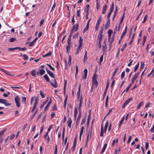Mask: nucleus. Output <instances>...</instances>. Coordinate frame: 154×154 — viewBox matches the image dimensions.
I'll return each mask as SVG.
<instances>
[{"label":"nucleus","instance_id":"774afa93","mask_svg":"<svg viewBox=\"0 0 154 154\" xmlns=\"http://www.w3.org/2000/svg\"><path fill=\"white\" fill-rule=\"evenodd\" d=\"M23 56L24 58V59L25 60H26L28 59V56L26 54H23Z\"/></svg>","mask_w":154,"mask_h":154},{"label":"nucleus","instance_id":"ddd939ff","mask_svg":"<svg viewBox=\"0 0 154 154\" xmlns=\"http://www.w3.org/2000/svg\"><path fill=\"white\" fill-rule=\"evenodd\" d=\"M84 75L83 76L82 78L84 79H86L87 76V72H88L87 69H85L84 70Z\"/></svg>","mask_w":154,"mask_h":154},{"label":"nucleus","instance_id":"c9c22d12","mask_svg":"<svg viewBox=\"0 0 154 154\" xmlns=\"http://www.w3.org/2000/svg\"><path fill=\"white\" fill-rule=\"evenodd\" d=\"M89 5H87L85 7V8L84 10L85 12H88L89 11Z\"/></svg>","mask_w":154,"mask_h":154},{"label":"nucleus","instance_id":"864d4df0","mask_svg":"<svg viewBox=\"0 0 154 154\" xmlns=\"http://www.w3.org/2000/svg\"><path fill=\"white\" fill-rule=\"evenodd\" d=\"M52 110L54 111H56L57 110V106L55 104L52 107Z\"/></svg>","mask_w":154,"mask_h":154},{"label":"nucleus","instance_id":"c756f323","mask_svg":"<svg viewBox=\"0 0 154 154\" xmlns=\"http://www.w3.org/2000/svg\"><path fill=\"white\" fill-rule=\"evenodd\" d=\"M108 121H107L105 123V127H104V132H105L107 130V128L108 127Z\"/></svg>","mask_w":154,"mask_h":154},{"label":"nucleus","instance_id":"5fc2aeb1","mask_svg":"<svg viewBox=\"0 0 154 154\" xmlns=\"http://www.w3.org/2000/svg\"><path fill=\"white\" fill-rule=\"evenodd\" d=\"M40 94L42 98H45V96L44 94L42 93V91H40Z\"/></svg>","mask_w":154,"mask_h":154},{"label":"nucleus","instance_id":"6ab92c4d","mask_svg":"<svg viewBox=\"0 0 154 154\" xmlns=\"http://www.w3.org/2000/svg\"><path fill=\"white\" fill-rule=\"evenodd\" d=\"M112 33V31L111 29H109L108 31V34L109 38V41L110 39L111 34Z\"/></svg>","mask_w":154,"mask_h":154},{"label":"nucleus","instance_id":"4468645a","mask_svg":"<svg viewBox=\"0 0 154 154\" xmlns=\"http://www.w3.org/2000/svg\"><path fill=\"white\" fill-rule=\"evenodd\" d=\"M51 103V99L50 100V101L48 102V103H47V105H46L45 107V108L44 109L45 111H46L49 108L50 105V104Z\"/></svg>","mask_w":154,"mask_h":154},{"label":"nucleus","instance_id":"bf43d9fd","mask_svg":"<svg viewBox=\"0 0 154 154\" xmlns=\"http://www.w3.org/2000/svg\"><path fill=\"white\" fill-rule=\"evenodd\" d=\"M131 136H129V137L128 139V140L127 141V143L129 144L130 143V141H131Z\"/></svg>","mask_w":154,"mask_h":154},{"label":"nucleus","instance_id":"a211bd4d","mask_svg":"<svg viewBox=\"0 0 154 154\" xmlns=\"http://www.w3.org/2000/svg\"><path fill=\"white\" fill-rule=\"evenodd\" d=\"M82 45H79L76 49V54H78L79 52L81 51Z\"/></svg>","mask_w":154,"mask_h":154},{"label":"nucleus","instance_id":"39448f33","mask_svg":"<svg viewBox=\"0 0 154 154\" xmlns=\"http://www.w3.org/2000/svg\"><path fill=\"white\" fill-rule=\"evenodd\" d=\"M6 101H7L5 100L0 98V103L4 104L6 106H10V104L7 103Z\"/></svg>","mask_w":154,"mask_h":154},{"label":"nucleus","instance_id":"f704fd0d","mask_svg":"<svg viewBox=\"0 0 154 154\" xmlns=\"http://www.w3.org/2000/svg\"><path fill=\"white\" fill-rule=\"evenodd\" d=\"M45 79L48 82H50V80L49 77L47 74H45L44 76Z\"/></svg>","mask_w":154,"mask_h":154},{"label":"nucleus","instance_id":"5701e85b","mask_svg":"<svg viewBox=\"0 0 154 154\" xmlns=\"http://www.w3.org/2000/svg\"><path fill=\"white\" fill-rule=\"evenodd\" d=\"M117 28V25H116V27L115 30V31L116 30V29ZM115 31H114V35H112V39L111 40V42H110V43H109V45L110 46H111V45L112 44V42L113 41V40H114V36H115Z\"/></svg>","mask_w":154,"mask_h":154},{"label":"nucleus","instance_id":"a878e982","mask_svg":"<svg viewBox=\"0 0 154 154\" xmlns=\"http://www.w3.org/2000/svg\"><path fill=\"white\" fill-rule=\"evenodd\" d=\"M31 75L33 77H36V70L35 69L33 70L31 72Z\"/></svg>","mask_w":154,"mask_h":154},{"label":"nucleus","instance_id":"1a4fd4ad","mask_svg":"<svg viewBox=\"0 0 154 154\" xmlns=\"http://www.w3.org/2000/svg\"><path fill=\"white\" fill-rule=\"evenodd\" d=\"M53 82L54 83L51 82L50 84L54 88H56L58 86V85L56 83V81L55 79H54Z\"/></svg>","mask_w":154,"mask_h":154},{"label":"nucleus","instance_id":"3c124183","mask_svg":"<svg viewBox=\"0 0 154 154\" xmlns=\"http://www.w3.org/2000/svg\"><path fill=\"white\" fill-rule=\"evenodd\" d=\"M71 56L69 55V59L68 62V64H69V66H70V65L71 64Z\"/></svg>","mask_w":154,"mask_h":154},{"label":"nucleus","instance_id":"4be33fe9","mask_svg":"<svg viewBox=\"0 0 154 154\" xmlns=\"http://www.w3.org/2000/svg\"><path fill=\"white\" fill-rule=\"evenodd\" d=\"M48 99L47 100H45L43 102L42 104L40 106V109H42L43 108L44 105L47 103V102L48 101Z\"/></svg>","mask_w":154,"mask_h":154},{"label":"nucleus","instance_id":"58836bf2","mask_svg":"<svg viewBox=\"0 0 154 154\" xmlns=\"http://www.w3.org/2000/svg\"><path fill=\"white\" fill-rule=\"evenodd\" d=\"M103 29L102 28H101L98 35L103 36Z\"/></svg>","mask_w":154,"mask_h":154},{"label":"nucleus","instance_id":"aec40b11","mask_svg":"<svg viewBox=\"0 0 154 154\" xmlns=\"http://www.w3.org/2000/svg\"><path fill=\"white\" fill-rule=\"evenodd\" d=\"M77 113V108L76 107H75V110L74 112V118L75 120L76 119Z\"/></svg>","mask_w":154,"mask_h":154},{"label":"nucleus","instance_id":"338daca9","mask_svg":"<svg viewBox=\"0 0 154 154\" xmlns=\"http://www.w3.org/2000/svg\"><path fill=\"white\" fill-rule=\"evenodd\" d=\"M35 44V42L33 41L32 42H30L29 45V47H31L32 46H33V45H34Z\"/></svg>","mask_w":154,"mask_h":154},{"label":"nucleus","instance_id":"412c9836","mask_svg":"<svg viewBox=\"0 0 154 154\" xmlns=\"http://www.w3.org/2000/svg\"><path fill=\"white\" fill-rule=\"evenodd\" d=\"M124 13L123 14V15L121 18V21H120L119 24V25L118 29V31L119 30V29H120V25H121V24L122 23V22L123 21V19L124 18Z\"/></svg>","mask_w":154,"mask_h":154},{"label":"nucleus","instance_id":"a18cd8bd","mask_svg":"<svg viewBox=\"0 0 154 154\" xmlns=\"http://www.w3.org/2000/svg\"><path fill=\"white\" fill-rule=\"evenodd\" d=\"M96 45H97L99 47V48L100 49L101 48V42H97Z\"/></svg>","mask_w":154,"mask_h":154},{"label":"nucleus","instance_id":"393cba45","mask_svg":"<svg viewBox=\"0 0 154 154\" xmlns=\"http://www.w3.org/2000/svg\"><path fill=\"white\" fill-rule=\"evenodd\" d=\"M154 67L152 68V70L150 72L149 74L147 75V77H149L151 75H152V76H154Z\"/></svg>","mask_w":154,"mask_h":154},{"label":"nucleus","instance_id":"6e6d98bb","mask_svg":"<svg viewBox=\"0 0 154 154\" xmlns=\"http://www.w3.org/2000/svg\"><path fill=\"white\" fill-rule=\"evenodd\" d=\"M147 14H146L145 16L144 17L143 20V23H144L146 21V19H147Z\"/></svg>","mask_w":154,"mask_h":154},{"label":"nucleus","instance_id":"423d86ee","mask_svg":"<svg viewBox=\"0 0 154 154\" xmlns=\"http://www.w3.org/2000/svg\"><path fill=\"white\" fill-rule=\"evenodd\" d=\"M132 100V97H130L127 99L125 101V102L124 103L123 106L122 107H125L128 104V103H129V102Z\"/></svg>","mask_w":154,"mask_h":154},{"label":"nucleus","instance_id":"bb28decb","mask_svg":"<svg viewBox=\"0 0 154 154\" xmlns=\"http://www.w3.org/2000/svg\"><path fill=\"white\" fill-rule=\"evenodd\" d=\"M103 38V36L98 35L97 41V42H101V41Z\"/></svg>","mask_w":154,"mask_h":154},{"label":"nucleus","instance_id":"7ed1b4c3","mask_svg":"<svg viewBox=\"0 0 154 154\" xmlns=\"http://www.w3.org/2000/svg\"><path fill=\"white\" fill-rule=\"evenodd\" d=\"M71 41V37L69 36V38L67 40V45L66 47V52L68 54H69L70 51V45L71 43L70 42Z\"/></svg>","mask_w":154,"mask_h":154},{"label":"nucleus","instance_id":"0eeeda50","mask_svg":"<svg viewBox=\"0 0 154 154\" xmlns=\"http://www.w3.org/2000/svg\"><path fill=\"white\" fill-rule=\"evenodd\" d=\"M0 70L3 72H5V73L6 74H7L8 75H9L11 77H13L14 75V74L10 73L9 72L2 68H0Z\"/></svg>","mask_w":154,"mask_h":154},{"label":"nucleus","instance_id":"e2e57ef3","mask_svg":"<svg viewBox=\"0 0 154 154\" xmlns=\"http://www.w3.org/2000/svg\"><path fill=\"white\" fill-rule=\"evenodd\" d=\"M26 97H22V102L24 103H26Z\"/></svg>","mask_w":154,"mask_h":154},{"label":"nucleus","instance_id":"8fccbe9b","mask_svg":"<svg viewBox=\"0 0 154 154\" xmlns=\"http://www.w3.org/2000/svg\"><path fill=\"white\" fill-rule=\"evenodd\" d=\"M86 121V117H85V118L83 119L82 120L81 122V125H82L83 124H84Z\"/></svg>","mask_w":154,"mask_h":154},{"label":"nucleus","instance_id":"4d7b16f0","mask_svg":"<svg viewBox=\"0 0 154 154\" xmlns=\"http://www.w3.org/2000/svg\"><path fill=\"white\" fill-rule=\"evenodd\" d=\"M125 75V71H123L121 73V79H123Z\"/></svg>","mask_w":154,"mask_h":154},{"label":"nucleus","instance_id":"13d9d810","mask_svg":"<svg viewBox=\"0 0 154 154\" xmlns=\"http://www.w3.org/2000/svg\"><path fill=\"white\" fill-rule=\"evenodd\" d=\"M103 55H102L100 59L99 64H100L103 61Z\"/></svg>","mask_w":154,"mask_h":154},{"label":"nucleus","instance_id":"f3484780","mask_svg":"<svg viewBox=\"0 0 154 154\" xmlns=\"http://www.w3.org/2000/svg\"><path fill=\"white\" fill-rule=\"evenodd\" d=\"M45 72L44 70L43 69H41L39 70V72H37V74H39L41 75H42L45 74Z\"/></svg>","mask_w":154,"mask_h":154},{"label":"nucleus","instance_id":"e433bc0d","mask_svg":"<svg viewBox=\"0 0 154 154\" xmlns=\"http://www.w3.org/2000/svg\"><path fill=\"white\" fill-rule=\"evenodd\" d=\"M134 36H135V34H133L132 35V37L131 38V40L129 42V45L131 44H132V42L134 40Z\"/></svg>","mask_w":154,"mask_h":154},{"label":"nucleus","instance_id":"49530a36","mask_svg":"<svg viewBox=\"0 0 154 154\" xmlns=\"http://www.w3.org/2000/svg\"><path fill=\"white\" fill-rule=\"evenodd\" d=\"M82 40L83 39L82 37L80 36V39H79V45H82Z\"/></svg>","mask_w":154,"mask_h":154},{"label":"nucleus","instance_id":"7c9ffc66","mask_svg":"<svg viewBox=\"0 0 154 154\" xmlns=\"http://www.w3.org/2000/svg\"><path fill=\"white\" fill-rule=\"evenodd\" d=\"M51 51H49L48 53H47L45 55H43V57H45L48 56H50L51 55Z\"/></svg>","mask_w":154,"mask_h":154},{"label":"nucleus","instance_id":"a19ab883","mask_svg":"<svg viewBox=\"0 0 154 154\" xmlns=\"http://www.w3.org/2000/svg\"><path fill=\"white\" fill-rule=\"evenodd\" d=\"M89 25L88 24H87L86 27L84 29L83 31V33H84L86 31L88 30L89 28Z\"/></svg>","mask_w":154,"mask_h":154},{"label":"nucleus","instance_id":"2eb2a0df","mask_svg":"<svg viewBox=\"0 0 154 154\" xmlns=\"http://www.w3.org/2000/svg\"><path fill=\"white\" fill-rule=\"evenodd\" d=\"M91 132L89 131L87 134V139H86V143L88 142L89 138H90L91 136Z\"/></svg>","mask_w":154,"mask_h":154},{"label":"nucleus","instance_id":"f257e3e1","mask_svg":"<svg viewBox=\"0 0 154 154\" xmlns=\"http://www.w3.org/2000/svg\"><path fill=\"white\" fill-rule=\"evenodd\" d=\"M33 100H35V102L34 104V106L32 109L31 110V112H33L34 110L36 109L37 105L38 103V99L37 97H31V100L30 104L31 105L33 102Z\"/></svg>","mask_w":154,"mask_h":154},{"label":"nucleus","instance_id":"72a5a7b5","mask_svg":"<svg viewBox=\"0 0 154 154\" xmlns=\"http://www.w3.org/2000/svg\"><path fill=\"white\" fill-rule=\"evenodd\" d=\"M92 85L93 86V85H96V86H97L98 85V82L97 81V80H92Z\"/></svg>","mask_w":154,"mask_h":154},{"label":"nucleus","instance_id":"de8ad7c7","mask_svg":"<svg viewBox=\"0 0 154 154\" xmlns=\"http://www.w3.org/2000/svg\"><path fill=\"white\" fill-rule=\"evenodd\" d=\"M109 80H108L107 81V83H106V88L105 91H106V90L108 89L109 86Z\"/></svg>","mask_w":154,"mask_h":154},{"label":"nucleus","instance_id":"dca6fc26","mask_svg":"<svg viewBox=\"0 0 154 154\" xmlns=\"http://www.w3.org/2000/svg\"><path fill=\"white\" fill-rule=\"evenodd\" d=\"M139 72H137L136 73L135 75H134V76L132 78V80H133L134 81H135L136 79L137 78L138 76L139 75Z\"/></svg>","mask_w":154,"mask_h":154},{"label":"nucleus","instance_id":"69168bd1","mask_svg":"<svg viewBox=\"0 0 154 154\" xmlns=\"http://www.w3.org/2000/svg\"><path fill=\"white\" fill-rule=\"evenodd\" d=\"M16 40V38H12L10 39L9 42H14V41Z\"/></svg>","mask_w":154,"mask_h":154},{"label":"nucleus","instance_id":"09e8293b","mask_svg":"<svg viewBox=\"0 0 154 154\" xmlns=\"http://www.w3.org/2000/svg\"><path fill=\"white\" fill-rule=\"evenodd\" d=\"M126 32H127L125 31H124L123 32L121 37V39H122L123 37H124L126 35Z\"/></svg>","mask_w":154,"mask_h":154},{"label":"nucleus","instance_id":"4c0bfd02","mask_svg":"<svg viewBox=\"0 0 154 154\" xmlns=\"http://www.w3.org/2000/svg\"><path fill=\"white\" fill-rule=\"evenodd\" d=\"M114 108H111L109 110V112L108 113L105 115L104 118H105L106 117H107L110 114V113L112 111V109H113Z\"/></svg>","mask_w":154,"mask_h":154},{"label":"nucleus","instance_id":"79ce46f5","mask_svg":"<svg viewBox=\"0 0 154 154\" xmlns=\"http://www.w3.org/2000/svg\"><path fill=\"white\" fill-rule=\"evenodd\" d=\"M87 52L86 51H85V53L84 56V61H86L87 60Z\"/></svg>","mask_w":154,"mask_h":154},{"label":"nucleus","instance_id":"37998d69","mask_svg":"<svg viewBox=\"0 0 154 154\" xmlns=\"http://www.w3.org/2000/svg\"><path fill=\"white\" fill-rule=\"evenodd\" d=\"M65 129L64 128H63V131L62 133V139L63 141L64 138V135H65Z\"/></svg>","mask_w":154,"mask_h":154},{"label":"nucleus","instance_id":"f03ea898","mask_svg":"<svg viewBox=\"0 0 154 154\" xmlns=\"http://www.w3.org/2000/svg\"><path fill=\"white\" fill-rule=\"evenodd\" d=\"M79 24L78 23H76L75 24H73L71 31L70 32L69 37H71L72 34L73 32H76L77 31L78 29Z\"/></svg>","mask_w":154,"mask_h":154},{"label":"nucleus","instance_id":"b1692460","mask_svg":"<svg viewBox=\"0 0 154 154\" xmlns=\"http://www.w3.org/2000/svg\"><path fill=\"white\" fill-rule=\"evenodd\" d=\"M107 145L106 143H105L104 145L103 148L100 152L101 154H102L103 153L107 147Z\"/></svg>","mask_w":154,"mask_h":154},{"label":"nucleus","instance_id":"cd10ccee","mask_svg":"<svg viewBox=\"0 0 154 154\" xmlns=\"http://www.w3.org/2000/svg\"><path fill=\"white\" fill-rule=\"evenodd\" d=\"M104 133L103 127L102 125L101 126V131L100 133V136L102 137L103 136V134Z\"/></svg>","mask_w":154,"mask_h":154},{"label":"nucleus","instance_id":"20e7f679","mask_svg":"<svg viewBox=\"0 0 154 154\" xmlns=\"http://www.w3.org/2000/svg\"><path fill=\"white\" fill-rule=\"evenodd\" d=\"M16 106L18 107L20 106V98L18 96H16L14 98Z\"/></svg>","mask_w":154,"mask_h":154},{"label":"nucleus","instance_id":"c85d7f7f","mask_svg":"<svg viewBox=\"0 0 154 154\" xmlns=\"http://www.w3.org/2000/svg\"><path fill=\"white\" fill-rule=\"evenodd\" d=\"M143 103V101H141L138 104V106L137 107V109H139L142 106Z\"/></svg>","mask_w":154,"mask_h":154},{"label":"nucleus","instance_id":"680f3d73","mask_svg":"<svg viewBox=\"0 0 154 154\" xmlns=\"http://www.w3.org/2000/svg\"><path fill=\"white\" fill-rule=\"evenodd\" d=\"M74 16H75L74 15L73 16L72 18V20H71V22L72 23V25L74 24V23H75V19H74Z\"/></svg>","mask_w":154,"mask_h":154},{"label":"nucleus","instance_id":"603ef678","mask_svg":"<svg viewBox=\"0 0 154 154\" xmlns=\"http://www.w3.org/2000/svg\"><path fill=\"white\" fill-rule=\"evenodd\" d=\"M144 66V62H141L140 63V69H142L143 68Z\"/></svg>","mask_w":154,"mask_h":154},{"label":"nucleus","instance_id":"ea45409f","mask_svg":"<svg viewBox=\"0 0 154 154\" xmlns=\"http://www.w3.org/2000/svg\"><path fill=\"white\" fill-rule=\"evenodd\" d=\"M82 103H79V112H82L81 107L82 106Z\"/></svg>","mask_w":154,"mask_h":154},{"label":"nucleus","instance_id":"c03bdc74","mask_svg":"<svg viewBox=\"0 0 154 154\" xmlns=\"http://www.w3.org/2000/svg\"><path fill=\"white\" fill-rule=\"evenodd\" d=\"M46 65L48 66L50 68V69L53 71H54L55 69L54 68L52 67L50 64H48V63L46 64Z\"/></svg>","mask_w":154,"mask_h":154},{"label":"nucleus","instance_id":"0e129e2a","mask_svg":"<svg viewBox=\"0 0 154 154\" xmlns=\"http://www.w3.org/2000/svg\"><path fill=\"white\" fill-rule=\"evenodd\" d=\"M75 146H76V145H74L73 144V146L71 147V149L72 150V151L73 152H74V150H75Z\"/></svg>","mask_w":154,"mask_h":154},{"label":"nucleus","instance_id":"9b49d317","mask_svg":"<svg viewBox=\"0 0 154 154\" xmlns=\"http://www.w3.org/2000/svg\"><path fill=\"white\" fill-rule=\"evenodd\" d=\"M107 6L106 4H105L103 7L102 9V14H104L106 13L107 10Z\"/></svg>","mask_w":154,"mask_h":154},{"label":"nucleus","instance_id":"9d476101","mask_svg":"<svg viewBox=\"0 0 154 154\" xmlns=\"http://www.w3.org/2000/svg\"><path fill=\"white\" fill-rule=\"evenodd\" d=\"M72 121L70 118H69L67 121V125L69 128H71Z\"/></svg>","mask_w":154,"mask_h":154},{"label":"nucleus","instance_id":"f8f14e48","mask_svg":"<svg viewBox=\"0 0 154 154\" xmlns=\"http://www.w3.org/2000/svg\"><path fill=\"white\" fill-rule=\"evenodd\" d=\"M79 114L77 118L76 121V125H77L78 124L80 120V119L81 117L82 112H79Z\"/></svg>","mask_w":154,"mask_h":154},{"label":"nucleus","instance_id":"473e14b6","mask_svg":"<svg viewBox=\"0 0 154 154\" xmlns=\"http://www.w3.org/2000/svg\"><path fill=\"white\" fill-rule=\"evenodd\" d=\"M48 74L49 75L50 77L53 78H54L55 76L54 74L51 71L49 72Z\"/></svg>","mask_w":154,"mask_h":154},{"label":"nucleus","instance_id":"6e6552de","mask_svg":"<svg viewBox=\"0 0 154 154\" xmlns=\"http://www.w3.org/2000/svg\"><path fill=\"white\" fill-rule=\"evenodd\" d=\"M103 51L105 52L106 51L107 49V46L106 44V41H104L103 43Z\"/></svg>","mask_w":154,"mask_h":154},{"label":"nucleus","instance_id":"2f4dec72","mask_svg":"<svg viewBox=\"0 0 154 154\" xmlns=\"http://www.w3.org/2000/svg\"><path fill=\"white\" fill-rule=\"evenodd\" d=\"M139 65V63H138L137 64V65L135 66L134 68V72H135L138 69V67Z\"/></svg>","mask_w":154,"mask_h":154},{"label":"nucleus","instance_id":"052dcab7","mask_svg":"<svg viewBox=\"0 0 154 154\" xmlns=\"http://www.w3.org/2000/svg\"><path fill=\"white\" fill-rule=\"evenodd\" d=\"M56 4L55 3H54L53 5V6H52V8H51V11H52L54 10V8H55V7H56Z\"/></svg>","mask_w":154,"mask_h":154}]
</instances>
